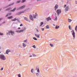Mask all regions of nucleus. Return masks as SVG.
Segmentation results:
<instances>
[{
    "label": "nucleus",
    "mask_w": 77,
    "mask_h": 77,
    "mask_svg": "<svg viewBox=\"0 0 77 77\" xmlns=\"http://www.w3.org/2000/svg\"><path fill=\"white\" fill-rule=\"evenodd\" d=\"M0 59H1L3 60H5L6 58V57H5V55L2 54H1L0 55Z\"/></svg>",
    "instance_id": "obj_1"
},
{
    "label": "nucleus",
    "mask_w": 77,
    "mask_h": 77,
    "mask_svg": "<svg viewBox=\"0 0 77 77\" xmlns=\"http://www.w3.org/2000/svg\"><path fill=\"white\" fill-rule=\"evenodd\" d=\"M26 7V5H23L22 7H20L17 9V11H18V10H21V9H24V8Z\"/></svg>",
    "instance_id": "obj_2"
},
{
    "label": "nucleus",
    "mask_w": 77,
    "mask_h": 77,
    "mask_svg": "<svg viewBox=\"0 0 77 77\" xmlns=\"http://www.w3.org/2000/svg\"><path fill=\"white\" fill-rule=\"evenodd\" d=\"M56 12L57 14V15L59 16V14L61 13V10L58 9L57 11Z\"/></svg>",
    "instance_id": "obj_3"
},
{
    "label": "nucleus",
    "mask_w": 77,
    "mask_h": 77,
    "mask_svg": "<svg viewBox=\"0 0 77 77\" xmlns=\"http://www.w3.org/2000/svg\"><path fill=\"white\" fill-rule=\"evenodd\" d=\"M71 33L72 34V35L73 36V37L74 38H73V39H75V32H74V31H73V30H72V31L71 32Z\"/></svg>",
    "instance_id": "obj_4"
},
{
    "label": "nucleus",
    "mask_w": 77,
    "mask_h": 77,
    "mask_svg": "<svg viewBox=\"0 0 77 77\" xmlns=\"http://www.w3.org/2000/svg\"><path fill=\"white\" fill-rule=\"evenodd\" d=\"M37 72L36 73V75H37V76H38V75H39V72H40V71L39 70V68H37Z\"/></svg>",
    "instance_id": "obj_5"
},
{
    "label": "nucleus",
    "mask_w": 77,
    "mask_h": 77,
    "mask_svg": "<svg viewBox=\"0 0 77 77\" xmlns=\"http://www.w3.org/2000/svg\"><path fill=\"white\" fill-rule=\"evenodd\" d=\"M24 11H20V12L17 13L16 14V15H20V14H21L22 13H24Z\"/></svg>",
    "instance_id": "obj_6"
},
{
    "label": "nucleus",
    "mask_w": 77,
    "mask_h": 77,
    "mask_svg": "<svg viewBox=\"0 0 77 77\" xmlns=\"http://www.w3.org/2000/svg\"><path fill=\"white\" fill-rule=\"evenodd\" d=\"M8 33H11L12 35H14V32H13L12 31H8Z\"/></svg>",
    "instance_id": "obj_7"
},
{
    "label": "nucleus",
    "mask_w": 77,
    "mask_h": 77,
    "mask_svg": "<svg viewBox=\"0 0 77 77\" xmlns=\"http://www.w3.org/2000/svg\"><path fill=\"white\" fill-rule=\"evenodd\" d=\"M29 18L30 20H32V21H33V20H34V19H33V17L31 15H30L29 16Z\"/></svg>",
    "instance_id": "obj_8"
},
{
    "label": "nucleus",
    "mask_w": 77,
    "mask_h": 77,
    "mask_svg": "<svg viewBox=\"0 0 77 77\" xmlns=\"http://www.w3.org/2000/svg\"><path fill=\"white\" fill-rule=\"evenodd\" d=\"M10 51L11 50H9V49H8L7 51H6V54H8V53H9V52H10Z\"/></svg>",
    "instance_id": "obj_9"
},
{
    "label": "nucleus",
    "mask_w": 77,
    "mask_h": 77,
    "mask_svg": "<svg viewBox=\"0 0 77 77\" xmlns=\"http://www.w3.org/2000/svg\"><path fill=\"white\" fill-rule=\"evenodd\" d=\"M58 8V5H56L55 6V10L56 11V9Z\"/></svg>",
    "instance_id": "obj_10"
},
{
    "label": "nucleus",
    "mask_w": 77,
    "mask_h": 77,
    "mask_svg": "<svg viewBox=\"0 0 77 77\" xmlns=\"http://www.w3.org/2000/svg\"><path fill=\"white\" fill-rule=\"evenodd\" d=\"M35 36H36V37H37V38H39L40 36V35L35 34Z\"/></svg>",
    "instance_id": "obj_11"
},
{
    "label": "nucleus",
    "mask_w": 77,
    "mask_h": 77,
    "mask_svg": "<svg viewBox=\"0 0 77 77\" xmlns=\"http://www.w3.org/2000/svg\"><path fill=\"white\" fill-rule=\"evenodd\" d=\"M14 4V3H13L12 4H10L8 6H7L5 8H8L9 6H12V5H13Z\"/></svg>",
    "instance_id": "obj_12"
},
{
    "label": "nucleus",
    "mask_w": 77,
    "mask_h": 77,
    "mask_svg": "<svg viewBox=\"0 0 77 77\" xmlns=\"http://www.w3.org/2000/svg\"><path fill=\"white\" fill-rule=\"evenodd\" d=\"M51 20V18H50V17L46 18V20L47 21H48L49 20Z\"/></svg>",
    "instance_id": "obj_13"
},
{
    "label": "nucleus",
    "mask_w": 77,
    "mask_h": 77,
    "mask_svg": "<svg viewBox=\"0 0 77 77\" xmlns=\"http://www.w3.org/2000/svg\"><path fill=\"white\" fill-rule=\"evenodd\" d=\"M17 9L16 8H15L13 10H10V12H14Z\"/></svg>",
    "instance_id": "obj_14"
},
{
    "label": "nucleus",
    "mask_w": 77,
    "mask_h": 77,
    "mask_svg": "<svg viewBox=\"0 0 77 77\" xmlns=\"http://www.w3.org/2000/svg\"><path fill=\"white\" fill-rule=\"evenodd\" d=\"M59 28H60V26L57 25L55 27V29H59Z\"/></svg>",
    "instance_id": "obj_15"
},
{
    "label": "nucleus",
    "mask_w": 77,
    "mask_h": 77,
    "mask_svg": "<svg viewBox=\"0 0 77 77\" xmlns=\"http://www.w3.org/2000/svg\"><path fill=\"white\" fill-rule=\"evenodd\" d=\"M24 20L27 21H29V19H28L26 17H24Z\"/></svg>",
    "instance_id": "obj_16"
},
{
    "label": "nucleus",
    "mask_w": 77,
    "mask_h": 77,
    "mask_svg": "<svg viewBox=\"0 0 77 77\" xmlns=\"http://www.w3.org/2000/svg\"><path fill=\"white\" fill-rule=\"evenodd\" d=\"M13 18V16H11L8 17V19H11V18Z\"/></svg>",
    "instance_id": "obj_17"
},
{
    "label": "nucleus",
    "mask_w": 77,
    "mask_h": 77,
    "mask_svg": "<svg viewBox=\"0 0 77 77\" xmlns=\"http://www.w3.org/2000/svg\"><path fill=\"white\" fill-rule=\"evenodd\" d=\"M17 19L16 18H14V19H12L11 21H16V20H17Z\"/></svg>",
    "instance_id": "obj_18"
},
{
    "label": "nucleus",
    "mask_w": 77,
    "mask_h": 77,
    "mask_svg": "<svg viewBox=\"0 0 77 77\" xmlns=\"http://www.w3.org/2000/svg\"><path fill=\"white\" fill-rule=\"evenodd\" d=\"M68 20L69 23H70V22H71V21H72V20H71V19H68Z\"/></svg>",
    "instance_id": "obj_19"
},
{
    "label": "nucleus",
    "mask_w": 77,
    "mask_h": 77,
    "mask_svg": "<svg viewBox=\"0 0 77 77\" xmlns=\"http://www.w3.org/2000/svg\"><path fill=\"white\" fill-rule=\"evenodd\" d=\"M23 47H25L26 46V44H25L24 43H23Z\"/></svg>",
    "instance_id": "obj_20"
},
{
    "label": "nucleus",
    "mask_w": 77,
    "mask_h": 77,
    "mask_svg": "<svg viewBox=\"0 0 77 77\" xmlns=\"http://www.w3.org/2000/svg\"><path fill=\"white\" fill-rule=\"evenodd\" d=\"M69 9V8L67 6L66 8V10L67 11H68V9Z\"/></svg>",
    "instance_id": "obj_21"
},
{
    "label": "nucleus",
    "mask_w": 77,
    "mask_h": 77,
    "mask_svg": "<svg viewBox=\"0 0 77 77\" xmlns=\"http://www.w3.org/2000/svg\"><path fill=\"white\" fill-rule=\"evenodd\" d=\"M11 9V8H7V9L5 10V11H9Z\"/></svg>",
    "instance_id": "obj_22"
},
{
    "label": "nucleus",
    "mask_w": 77,
    "mask_h": 77,
    "mask_svg": "<svg viewBox=\"0 0 77 77\" xmlns=\"http://www.w3.org/2000/svg\"><path fill=\"white\" fill-rule=\"evenodd\" d=\"M43 22H42L40 25V26H42V25L43 24Z\"/></svg>",
    "instance_id": "obj_23"
},
{
    "label": "nucleus",
    "mask_w": 77,
    "mask_h": 77,
    "mask_svg": "<svg viewBox=\"0 0 77 77\" xmlns=\"http://www.w3.org/2000/svg\"><path fill=\"white\" fill-rule=\"evenodd\" d=\"M21 2V0L18 1H17L16 3H20V2Z\"/></svg>",
    "instance_id": "obj_24"
},
{
    "label": "nucleus",
    "mask_w": 77,
    "mask_h": 77,
    "mask_svg": "<svg viewBox=\"0 0 77 77\" xmlns=\"http://www.w3.org/2000/svg\"><path fill=\"white\" fill-rule=\"evenodd\" d=\"M33 39L35 40V41H37V38L35 37H33Z\"/></svg>",
    "instance_id": "obj_25"
},
{
    "label": "nucleus",
    "mask_w": 77,
    "mask_h": 77,
    "mask_svg": "<svg viewBox=\"0 0 77 77\" xmlns=\"http://www.w3.org/2000/svg\"><path fill=\"white\" fill-rule=\"evenodd\" d=\"M69 29H70V30H71V29H72V28H71V26H69Z\"/></svg>",
    "instance_id": "obj_26"
},
{
    "label": "nucleus",
    "mask_w": 77,
    "mask_h": 77,
    "mask_svg": "<svg viewBox=\"0 0 77 77\" xmlns=\"http://www.w3.org/2000/svg\"><path fill=\"white\" fill-rule=\"evenodd\" d=\"M31 72L32 73H33V69H32L31 70Z\"/></svg>",
    "instance_id": "obj_27"
},
{
    "label": "nucleus",
    "mask_w": 77,
    "mask_h": 77,
    "mask_svg": "<svg viewBox=\"0 0 77 77\" xmlns=\"http://www.w3.org/2000/svg\"><path fill=\"white\" fill-rule=\"evenodd\" d=\"M23 42H26V43H27V40H24L23 41Z\"/></svg>",
    "instance_id": "obj_28"
},
{
    "label": "nucleus",
    "mask_w": 77,
    "mask_h": 77,
    "mask_svg": "<svg viewBox=\"0 0 77 77\" xmlns=\"http://www.w3.org/2000/svg\"><path fill=\"white\" fill-rule=\"evenodd\" d=\"M17 76H18V77H21V74H18Z\"/></svg>",
    "instance_id": "obj_29"
},
{
    "label": "nucleus",
    "mask_w": 77,
    "mask_h": 77,
    "mask_svg": "<svg viewBox=\"0 0 77 77\" xmlns=\"http://www.w3.org/2000/svg\"><path fill=\"white\" fill-rule=\"evenodd\" d=\"M46 29H49V26L48 25H47L46 26Z\"/></svg>",
    "instance_id": "obj_30"
},
{
    "label": "nucleus",
    "mask_w": 77,
    "mask_h": 77,
    "mask_svg": "<svg viewBox=\"0 0 77 77\" xmlns=\"http://www.w3.org/2000/svg\"><path fill=\"white\" fill-rule=\"evenodd\" d=\"M50 45L51 46V47H53V44H50Z\"/></svg>",
    "instance_id": "obj_31"
},
{
    "label": "nucleus",
    "mask_w": 77,
    "mask_h": 77,
    "mask_svg": "<svg viewBox=\"0 0 77 77\" xmlns=\"http://www.w3.org/2000/svg\"><path fill=\"white\" fill-rule=\"evenodd\" d=\"M32 55H33V57H36V55H35L34 54H32Z\"/></svg>",
    "instance_id": "obj_32"
},
{
    "label": "nucleus",
    "mask_w": 77,
    "mask_h": 77,
    "mask_svg": "<svg viewBox=\"0 0 77 77\" xmlns=\"http://www.w3.org/2000/svg\"><path fill=\"white\" fill-rule=\"evenodd\" d=\"M33 18H36V15H34L33 16Z\"/></svg>",
    "instance_id": "obj_33"
},
{
    "label": "nucleus",
    "mask_w": 77,
    "mask_h": 77,
    "mask_svg": "<svg viewBox=\"0 0 77 77\" xmlns=\"http://www.w3.org/2000/svg\"><path fill=\"white\" fill-rule=\"evenodd\" d=\"M16 32H17V33H20V30H17L16 31Z\"/></svg>",
    "instance_id": "obj_34"
},
{
    "label": "nucleus",
    "mask_w": 77,
    "mask_h": 77,
    "mask_svg": "<svg viewBox=\"0 0 77 77\" xmlns=\"http://www.w3.org/2000/svg\"><path fill=\"white\" fill-rule=\"evenodd\" d=\"M24 32L23 30H20V32Z\"/></svg>",
    "instance_id": "obj_35"
},
{
    "label": "nucleus",
    "mask_w": 77,
    "mask_h": 77,
    "mask_svg": "<svg viewBox=\"0 0 77 77\" xmlns=\"http://www.w3.org/2000/svg\"><path fill=\"white\" fill-rule=\"evenodd\" d=\"M32 47H33V48H36V46H35V45H33V46H32Z\"/></svg>",
    "instance_id": "obj_36"
},
{
    "label": "nucleus",
    "mask_w": 77,
    "mask_h": 77,
    "mask_svg": "<svg viewBox=\"0 0 77 77\" xmlns=\"http://www.w3.org/2000/svg\"><path fill=\"white\" fill-rule=\"evenodd\" d=\"M57 20V17L56 16V18L54 20V21H56Z\"/></svg>",
    "instance_id": "obj_37"
},
{
    "label": "nucleus",
    "mask_w": 77,
    "mask_h": 77,
    "mask_svg": "<svg viewBox=\"0 0 77 77\" xmlns=\"http://www.w3.org/2000/svg\"><path fill=\"white\" fill-rule=\"evenodd\" d=\"M26 28L24 27L23 29V31H24V30H26Z\"/></svg>",
    "instance_id": "obj_38"
},
{
    "label": "nucleus",
    "mask_w": 77,
    "mask_h": 77,
    "mask_svg": "<svg viewBox=\"0 0 77 77\" xmlns=\"http://www.w3.org/2000/svg\"><path fill=\"white\" fill-rule=\"evenodd\" d=\"M25 2H26V0H23L22 1V3H24Z\"/></svg>",
    "instance_id": "obj_39"
},
{
    "label": "nucleus",
    "mask_w": 77,
    "mask_h": 77,
    "mask_svg": "<svg viewBox=\"0 0 77 77\" xmlns=\"http://www.w3.org/2000/svg\"><path fill=\"white\" fill-rule=\"evenodd\" d=\"M77 26H76L75 27V30L76 31H77Z\"/></svg>",
    "instance_id": "obj_40"
},
{
    "label": "nucleus",
    "mask_w": 77,
    "mask_h": 77,
    "mask_svg": "<svg viewBox=\"0 0 77 77\" xmlns=\"http://www.w3.org/2000/svg\"><path fill=\"white\" fill-rule=\"evenodd\" d=\"M8 16H9V14H7L5 16L6 17H8Z\"/></svg>",
    "instance_id": "obj_41"
},
{
    "label": "nucleus",
    "mask_w": 77,
    "mask_h": 77,
    "mask_svg": "<svg viewBox=\"0 0 77 77\" xmlns=\"http://www.w3.org/2000/svg\"><path fill=\"white\" fill-rule=\"evenodd\" d=\"M3 35V33L0 32V35Z\"/></svg>",
    "instance_id": "obj_42"
},
{
    "label": "nucleus",
    "mask_w": 77,
    "mask_h": 77,
    "mask_svg": "<svg viewBox=\"0 0 77 77\" xmlns=\"http://www.w3.org/2000/svg\"><path fill=\"white\" fill-rule=\"evenodd\" d=\"M41 30H42V31H43L44 30V29L42 28L41 29Z\"/></svg>",
    "instance_id": "obj_43"
},
{
    "label": "nucleus",
    "mask_w": 77,
    "mask_h": 77,
    "mask_svg": "<svg viewBox=\"0 0 77 77\" xmlns=\"http://www.w3.org/2000/svg\"><path fill=\"white\" fill-rule=\"evenodd\" d=\"M3 68L2 67L1 70V71H2V70H3Z\"/></svg>",
    "instance_id": "obj_44"
},
{
    "label": "nucleus",
    "mask_w": 77,
    "mask_h": 77,
    "mask_svg": "<svg viewBox=\"0 0 77 77\" xmlns=\"http://www.w3.org/2000/svg\"><path fill=\"white\" fill-rule=\"evenodd\" d=\"M66 6V5H65L64 6V8H65Z\"/></svg>",
    "instance_id": "obj_45"
},
{
    "label": "nucleus",
    "mask_w": 77,
    "mask_h": 77,
    "mask_svg": "<svg viewBox=\"0 0 77 77\" xmlns=\"http://www.w3.org/2000/svg\"><path fill=\"white\" fill-rule=\"evenodd\" d=\"M2 20H3V18H0V21Z\"/></svg>",
    "instance_id": "obj_46"
},
{
    "label": "nucleus",
    "mask_w": 77,
    "mask_h": 77,
    "mask_svg": "<svg viewBox=\"0 0 77 77\" xmlns=\"http://www.w3.org/2000/svg\"><path fill=\"white\" fill-rule=\"evenodd\" d=\"M23 26V24H21L20 25V26Z\"/></svg>",
    "instance_id": "obj_47"
},
{
    "label": "nucleus",
    "mask_w": 77,
    "mask_h": 77,
    "mask_svg": "<svg viewBox=\"0 0 77 77\" xmlns=\"http://www.w3.org/2000/svg\"><path fill=\"white\" fill-rule=\"evenodd\" d=\"M11 14H12V13H10L9 14V15H11Z\"/></svg>",
    "instance_id": "obj_48"
},
{
    "label": "nucleus",
    "mask_w": 77,
    "mask_h": 77,
    "mask_svg": "<svg viewBox=\"0 0 77 77\" xmlns=\"http://www.w3.org/2000/svg\"><path fill=\"white\" fill-rule=\"evenodd\" d=\"M75 4H77V1H75Z\"/></svg>",
    "instance_id": "obj_49"
},
{
    "label": "nucleus",
    "mask_w": 77,
    "mask_h": 77,
    "mask_svg": "<svg viewBox=\"0 0 77 77\" xmlns=\"http://www.w3.org/2000/svg\"><path fill=\"white\" fill-rule=\"evenodd\" d=\"M5 22H3V23L4 24V23H5Z\"/></svg>",
    "instance_id": "obj_50"
},
{
    "label": "nucleus",
    "mask_w": 77,
    "mask_h": 77,
    "mask_svg": "<svg viewBox=\"0 0 77 77\" xmlns=\"http://www.w3.org/2000/svg\"><path fill=\"white\" fill-rule=\"evenodd\" d=\"M20 29V27L18 28V29Z\"/></svg>",
    "instance_id": "obj_51"
},
{
    "label": "nucleus",
    "mask_w": 77,
    "mask_h": 77,
    "mask_svg": "<svg viewBox=\"0 0 77 77\" xmlns=\"http://www.w3.org/2000/svg\"><path fill=\"white\" fill-rule=\"evenodd\" d=\"M53 26H55V25L53 24Z\"/></svg>",
    "instance_id": "obj_52"
},
{
    "label": "nucleus",
    "mask_w": 77,
    "mask_h": 77,
    "mask_svg": "<svg viewBox=\"0 0 77 77\" xmlns=\"http://www.w3.org/2000/svg\"><path fill=\"white\" fill-rule=\"evenodd\" d=\"M29 57H32V56L31 55V56H30Z\"/></svg>",
    "instance_id": "obj_53"
},
{
    "label": "nucleus",
    "mask_w": 77,
    "mask_h": 77,
    "mask_svg": "<svg viewBox=\"0 0 77 77\" xmlns=\"http://www.w3.org/2000/svg\"><path fill=\"white\" fill-rule=\"evenodd\" d=\"M68 0V1H71V0Z\"/></svg>",
    "instance_id": "obj_54"
},
{
    "label": "nucleus",
    "mask_w": 77,
    "mask_h": 77,
    "mask_svg": "<svg viewBox=\"0 0 77 77\" xmlns=\"http://www.w3.org/2000/svg\"><path fill=\"white\" fill-rule=\"evenodd\" d=\"M0 49H1V47H0ZM1 52H0V53H1Z\"/></svg>",
    "instance_id": "obj_55"
},
{
    "label": "nucleus",
    "mask_w": 77,
    "mask_h": 77,
    "mask_svg": "<svg viewBox=\"0 0 77 77\" xmlns=\"http://www.w3.org/2000/svg\"><path fill=\"white\" fill-rule=\"evenodd\" d=\"M1 10H2V9H0V11H1Z\"/></svg>",
    "instance_id": "obj_56"
},
{
    "label": "nucleus",
    "mask_w": 77,
    "mask_h": 77,
    "mask_svg": "<svg viewBox=\"0 0 77 77\" xmlns=\"http://www.w3.org/2000/svg\"><path fill=\"white\" fill-rule=\"evenodd\" d=\"M17 21H19V20H18Z\"/></svg>",
    "instance_id": "obj_57"
},
{
    "label": "nucleus",
    "mask_w": 77,
    "mask_h": 77,
    "mask_svg": "<svg viewBox=\"0 0 77 77\" xmlns=\"http://www.w3.org/2000/svg\"><path fill=\"white\" fill-rule=\"evenodd\" d=\"M9 0V1H10V0Z\"/></svg>",
    "instance_id": "obj_58"
},
{
    "label": "nucleus",
    "mask_w": 77,
    "mask_h": 77,
    "mask_svg": "<svg viewBox=\"0 0 77 77\" xmlns=\"http://www.w3.org/2000/svg\"><path fill=\"white\" fill-rule=\"evenodd\" d=\"M20 65H21V64H20Z\"/></svg>",
    "instance_id": "obj_59"
}]
</instances>
